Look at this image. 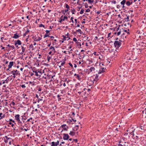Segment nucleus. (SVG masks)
<instances>
[{"instance_id": "45", "label": "nucleus", "mask_w": 146, "mask_h": 146, "mask_svg": "<svg viewBox=\"0 0 146 146\" xmlns=\"http://www.w3.org/2000/svg\"><path fill=\"white\" fill-rule=\"evenodd\" d=\"M33 47L34 46L32 44H31V45H30L29 48H33Z\"/></svg>"}, {"instance_id": "47", "label": "nucleus", "mask_w": 146, "mask_h": 146, "mask_svg": "<svg viewBox=\"0 0 146 146\" xmlns=\"http://www.w3.org/2000/svg\"><path fill=\"white\" fill-rule=\"evenodd\" d=\"M90 10L89 9H88L86 10V12H90Z\"/></svg>"}, {"instance_id": "1", "label": "nucleus", "mask_w": 146, "mask_h": 146, "mask_svg": "<svg viewBox=\"0 0 146 146\" xmlns=\"http://www.w3.org/2000/svg\"><path fill=\"white\" fill-rule=\"evenodd\" d=\"M10 76L12 77L13 78H15L16 76L18 75L19 74V72L17 70H14L10 72L9 73Z\"/></svg>"}, {"instance_id": "16", "label": "nucleus", "mask_w": 146, "mask_h": 146, "mask_svg": "<svg viewBox=\"0 0 146 146\" xmlns=\"http://www.w3.org/2000/svg\"><path fill=\"white\" fill-rule=\"evenodd\" d=\"M20 45L21 44V41L19 40H17L15 43V45H16L17 44Z\"/></svg>"}, {"instance_id": "44", "label": "nucleus", "mask_w": 146, "mask_h": 146, "mask_svg": "<svg viewBox=\"0 0 146 146\" xmlns=\"http://www.w3.org/2000/svg\"><path fill=\"white\" fill-rule=\"evenodd\" d=\"M40 101H43V100L42 99L38 98L37 100V102L39 103Z\"/></svg>"}, {"instance_id": "7", "label": "nucleus", "mask_w": 146, "mask_h": 146, "mask_svg": "<svg viewBox=\"0 0 146 146\" xmlns=\"http://www.w3.org/2000/svg\"><path fill=\"white\" fill-rule=\"evenodd\" d=\"M63 38L62 39V40H61L60 42L63 43L64 42V41L66 40H68L70 38L68 37V36L66 37V36L63 35Z\"/></svg>"}, {"instance_id": "62", "label": "nucleus", "mask_w": 146, "mask_h": 146, "mask_svg": "<svg viewBox=\"0 0 146 146\" xmlns=\"http://www.w3.org/2000/svg\"><path fill=\"white\" fill-rule=\"evenodd\" d=\"M4 38V37H1V40L3 41V40Z\"/></svg>"}, {"instance_id": "26", "label": "nucleus", "mask_w": 146, "mask_h": 146, "mask_svg": "<svg viewBox=\"0 0 146 146\" xmlns=\"http://www.w3.org/2000/svg\"><path fill=\"white\" fill-rule=\"evenodd\" d=\"M50 49L52 51H55V50L54 47L52 46H50Z\"/></svg>"}, {"instance_id": "50", "label": "nucleus", "mask_w": 146, "mask_h": 146, "mask_svg": "<svg viewBox=\"0 0 146 146\" xmlns=\"http://www.w3.org/2000/svg\"><path fill=\"white\" fill-rule=\"evenodd\" d=\"M9 124L11 125V126L12 127H13L14 126V124L13 123H11V122H9Z\"/></svg>"}, {"instance_id": "46", "label": "nucleus", "mask_w": 146, "mask_h": 146, "mask_svg": "<svg viewBox=\"0 0 146 146\" xmlns=\"http://www.w3.org/2000/svg\"><path fill=\"white\" fill-rule=\"evenodd\" d=\"M21 87L22 88H24L26 87V86H25V84L22 85H21Z\"/></svg>"}, {"instance_id": "60", "label": "nucleus", "mask_w": 146, "mask_h": 146, "mask_svg": "<svg viewBox=\"0 0 146 146\" xmlns=\"http://www.w3.org/2000/svg\"><path fill=\"white\" fill-rule=\"evenodd\" d=\"M32 119V117H31V118H30L29 119H28L27 120V121H30V120Z\"/></svg>"}, {"instance_id": "40", "label": "nucleus", "mask_w": 146, "mask_h": 146, "mask_svg": "<svg viewBox=\"0 0 146 146\" xmlns=\"http://www.w3.org/2000/svg\"><path fill=\"white\" fill-rule=\"evenodd\" d=\"M76 78L78 80H80L81 79L80 76L78 74L77 75Z\"/></svg>"}, {"instance_id": "32", "label": "nucleus", "mask_w": 146, "mask_h": 146, "mask_svg": "<svg viewBox=\"0 0 146 146\" xmlns=\"http://www.w3.org/2000/svg\"><path fill=\"white\" fill-rule=\"evenodd\" d=\"M134 130H133L132 132H131L130 133V134H131V135H133V136H132V138H134L133 137L134 136V134L133 133V132H134Z\"/></svg>"}, {"instance_id": "12", "label": "nucleus", "mask_w": 146, "mask_h": 146, "mask_svg": "<svg viewBox=\"0 0 146 146\" xmlns=\"http://www.w3.org/2000/svg\"><path fill=\"white\" fill-rule=\"evenodd\" d=\"M5 137L6 138V139H5L4 141V142L6 143H7L9 141V140L11 139L10 138L8 137L7 136H5Z\"/></svg>"}, {"instance_id": "19", "label": "nucleus", "mask_w": 146, "mask_h": 146, "mask_svg": "<svg viewBox=\"0 0 146 146\" xmlns=\"http://www.w3.org/2000/svg\"><path fill=\"white\" fill-rule=\"evenodd\" d=\"M132 3V1L130 2L129 1H127L126 3H125L127 5V6H129L131 5Z\"/></svg>"}, {"instance_id": "61", "label": "nucleus", "mask_w": 146, "mask_h": 146, "mask_svg": "<svg viewBox=\"0 0 146 146\" xmlns=\"http://www.w3.org/2000/svg\"><path fill=\"white\" fill-rule=\"evenodd\" d=\"M79 41H81V40H77V41H75V42H76V44Z\"/></svg>"}, {"instance_id": "8", "label": "nucleus", "mask_w": 146, "mask_h": 146, "mask_svg": "<svg viewBox=\"0 0 146 146\" xmlns=\"http://www.w3.org/2000/svg\"><path fill=\"white\" fill-rule=\"evenodd\" d=\"M63 135V139L64 140H67L69 138V136L67 134L64 133Z\"/></svg>"}, {"instance_id": "53", "label": "nucleus", "mask_w": 146, "mask_h": 146, "mask_svg": "<svg viewBox=\"0 0 146 146\" xmlns=\"http://www.w3.org/2000/svg\"><path fill=\"white\" fill-rule=\"evenodd\" d=\"M70 121L71 122H72V121L74 122H75L76 121V120H74V119H72L70 120Z\"/></svg>"}, {"instance_id": "54", "label": "nucleus", "mask_w": 146, "mask_h": 146, "mask_svg": "<svg viewBox=\"0 0 146 146\" xmlns=\"http://www.w3.org/2000/svg\"><path fill=\"white\" fill-rule=\"evenodd\" d=\"M119 144L118 145V146H123V145L121 144H120V143H121V141H119Z\"/></svg>"}, {"instance_id": "18", "label": "nucleus", "mask_w": 146, "mask_h": 146, "mask_svg": "<svg viewBox=\"0 0 146 146\" xmlns=\"http://www.w3.org/2000/svg\"><path fill=\"white\" fill-rule=\"evenodd\" d=\"M86 1H88V3L90 4H92L94 2V0H83L84 2H85Z\"/></svg>"}, {"instance_id": "33", "label": "nucleus", "mask_w": 146, "mask_h": 146, "mask_svg": "<svg viewBox=\"0 0 146 146\" xmlns=\"http://www.w3.org/2000/svg\"><path fill=\"white\" fill-rule=\"evenodd\" d=\"M76 31L77 32H78L79 33H80V34H81L82 32L81 31V30L80 29H79L78 30H77Z\"/></svg>"}, {"instance_id": "10", "label": "nucleus", "mask_w": 146, "mask_h": 146, "mask_svg": "<svg viewBox=\"0 0 146 146\" xmlns=\"http://www.w3.org/2000/svg\"><path fill=\"white\" fill-rule=\"evenodd\" d=\"M59 142L58 141H57V142H51V146H57L59 144Z\"/></svg>"}, {"instance_id": "24", "label": "nucleus", "mask_w": 146, "mask_h": 146, "mask_svg": "<svg viewBox=\"0 0 146 146\" xmlns=\"http://www.w3.org/2000/svg\"><path fill=\"white\" fill-rule=\"evenodd\" d=\"M69 134L70 135L73 136L75 135V133L74 131H71Z\"/></svg>"}, {"instance_id": "42", "label": "nucleus", "mask_w": 146, "mask_h": 146, "mask_svg": "<svg viewBox=\"0 0 146 146\" xmlns=\"http://www.w3.org/2000/svg\"><path fill=\"white\" fill-rule=\"evenodd\" d=\"M84 11V9H82L80 12V13L81 14H82L83 13Z\"/></svg>"}, {"instance_id": "22", "label": "nucleus", "mask_w": 146, "mask_h": 146, "mask_svg": "<svg viewBox=\"0 0 146 146\" xmlns=\"http://www.w3.org/2000/svg\"><path fill=\"white\" fill-rule=\"evenodd\" d=\"M2 83L3 84H5V83L7 84L8 82V80L7 79V78L5 80H3L2 81Z\"/></svg>"}, {"instance_id": "25", "label": "nucleus", "mask_w": 146, "mask_h": 146, "mask_svg": "<svg viewBox=\"0 0 146 146\" xmlns=\"http://www.w3.org/2000/svg\"><path fill=\"white\" fill-rule=\"evenodd\" d=\"M123 33L125 32L127 34H129V29H128L127 30H125L123 29Z\"/></svg>"}, {"instance_id": "36", "label": "nucleus", "mask_w": 146, "mask_h": 146, "mask_svg": "<svg viewBox=\"0 0 146 146\" xmlns=\"http://www.w3.org/2000/svg\"><path fill=\"white\" fill-rule=\"evenodd\" d=\"M29 82V84H31L32 86L35 85V82H34L30 81Z\"/></svg>"}, {"instance_id": "38", "label": "nucleus", "mask_w": 146, "mask_h": 146, "mask_svg": "<svg viewBox=\"0 0 146 146\" xmlns=\"http://www.w3.org/2000/svg\"><path fill=\"white\" fill-rule=\"evenodd\" d=\"M10 76H10L9 77L7 78V80H8V81H10L12 80V78H11V77H10Z\"/></svg>"}, {"instance_id": "23", "label": "nucleus", "mask_w": 146, "mask_h": 146, "mask_svg": "<svg viewBox=\"0 0 146 146\" xmlns=\"http://www.w3.org/2000/svg\"><path fill=\"white\" fill-rule=\"evenodd\" d=\"M5 117V115L3 114H3L2 113H0V120L2 119L4 117Z\"/></svg>"}, {"instance_id": "5", "label": "nucleus", "mask_w": 146, "mask_h": 146, "mask_svg": "<svg viewBox=\"0 0 146 146\" xmlns=\"http://www.w3.org/2000/svg\"><path fill=\"white\" fill-rule=\"evenodd\" d=\"M106 68L104 67H101L100 68L98 72V74H100L102 73H104L105 71L106 70Z\"/></svg>"}, {"instance_id": "35", "label": "nucleus", "mask_w": 146, "mask_h": 146, "mask_svg": "<svg viewBox=\"0 0 146 146\" xmlns=\"http://www.w3.org/2000/svg\"><path fill=\"white\" fill-rule=\"evenodd\" d=\"M122 34V35H121V37L122 38H124V37L126 38V36H125V33H124L123 32Z\"/></svg>"}, {"instance_id": "30", "label": "nucleus", "mask_w": 146, "mask_h": 146, "mask_svg": "<svg viewBox=\"0 0 146 146\" xmlns=\"http://www.w3.org/2000/svg\"><path fill=\"white\" fill-rule=\"evenodd\" d=\"M9 105L11 106V105L13 106H14L15 105V103L13 102H11V103L9 104Z\"/></svg>"}, {"instance_id": "63", "label": "nucleus", "mask_w": 146, "mask_h": 146, "mask_svg": "<svg viewBox=\"0 0 146 146\" xmlns=\"http://www.w3.org/2000/svg\"><path fill=\"white\" fill-rule=\"evenodd\" d=\"M24 130L25 131H27L28 130V128H27V129H24Z\"/></svg>"}, {"instance_id": "64", "label": "nucleus", "mask_w": 146, "mask_h": 146, "mask_svg": "<svg viewBox=\"0 0 146 146\" xmlns=\"http://www.w3.org/2000/svg\"><path fill=\"white\" fill-rule=\"evenodd\" d=\"M126 23L127 24V25H128L129 26H130V27L131 26L130 25L129 23Z\"/></svg>"}, {"instance_id": "51", "label": "nucleus", "mask_w": 146, "mask_h": 146, "mask_svg": "<svg viewBox=\"0 0 146 146\" xmlns=\"http://www.w3.org/2000/svg\"><path fill=\"white\" fill-rule=\"evenodd\" d=\"M68 64L71 67H73V66L72 64L71 63H70V62Z\"/></svg>"}, {"instance_id": "27", "label": "nucleus", "mask_w": 146, "mask_h": 146, "mask_svg": "<svg viewBox=\"0 0 146 146\" xmlns=\"http://www.w3.org/2000/svg\"><path fill=\"white\" fill-rule=\"evenodd\" d=\"M95 68L94 67H91L89 69V72H92V71L95 70Z\"/></svg>"}, {"instance_id": "29", "label": "nucleus", "mask_w": 146, "mask_h": 146, "mask_svg": "<svg viewBox=\"0 0 146 146\" xmlns=\"http://www.w3.org/2000/svg\"><path fill=\"white\" fill-rule=\"evenodd\" d=\"M119 27H116L114 28H113V29H114V30L115 31H118L119 30Z\"/></svg>"}, {"instance_id": "56", "label": "nucleus", "mask_w": 146, "mask_h": 146, "mask_svg": "<svg viewBox=\"0 0 146 146\" xmlns=\"http://www.w3.org/2000/svg\"><path fill=\"white\" fill-rule=\"evenodd\" d=\"M128 133H126L124 134V135L125 136H126L128 135Z\"/></svg>"}, {"instance_id": "43", "label": "nucleus", "mask_w": 146, "mask_h": 146, "mask_svg": "<svg viewBox=\"0 0 146 146\" xmlns=\"http://www.w3.org/2000/svg\"><path fill=\"white\" fill-rule=\"evenodd\" d=\"M39 27H43L44 28H45V26L42 25V24H41L40 25H39Z\"/></svg>"}, {"instance_id": "55", "label": "nucleus", "mask_w": 146, "mask_h": 146, "mask_svg": "<svg viewBox=\"0 0 146 146\" xmlns=\"http://www.w3.org/2000/svg\"><path fill=\"white\" fill-rule=\"evenodd\" d=\"M73 40L75 42V41H77V39L76 38H74L73 39Z\"/></svg>"}, {"instance_id": "48", "label": "nucleus", "mask_w": 146, "mask_h": 146, "mask_svg": "<svg viewBox=\"0 0 146 146\" xmlns=\"http://www.w3.org/2000/svg\"><path fill=\"white\" fill-rule=\"evenodd\" d=\"M65 63V62L64 61L62 62L61 64V66H63L64 65Z\"/></svg>"}, {"instance_id": "2", "label": "nucleus", "mask_w": 146, "mask_h": 146, "mask_svg": "<svg viewBox=\"0 0 146 146\" xmlns=\"http://www.w3.org/2000/svg\"><path fill=\"white\" fill-rule=\"evenodd\" d=\"M15 119L17 122L18 123L21 125L22 123L20 119V115L19 114H17L15 116Z\"/></svg>"}, {"instance_id": "14", "label": "nucleus", "mask_w": 146, "mask_h": 146, "mask_svg": "<svg viewBox=\"0 0 146 146\" xmlns=\"http://www.w3.org/2000/svg\"><path fill=\"white\" fill-rule=\"evenodd\" d=\"M61 127H62L63 129L65 131H67V126L66 125V124H63L61 125Z\"/></svg>"}, {"instance_id": "57", "label": "nucleus", "mask_w": 146, "mask_h": 146, "mask_svg": "<svg viewBox=\"0 0 146 146\" xmlns=\"http://www.w3.org/2000/svg\"><path fill=\"white\" fill-rule=\"evenodd\" d=\"M121 7V5H118L117 6V8L119 9Z\"/></svg>"}, {"instance_id": "11", "label": "nucleus", "mask_w": 146, "mask_h": 146, "mask_svg": "<svg viewBox=\"0 0 146 146\" xmlns=\"http://www.w3.org/2000/svg\"><path fill=\"white\" fill-rule=\"evenodd\" d=\"M65 7L67 8L65 10L64 12L65 13L68 12L69 10H70V7L67 4L65 3Z\"/></svg>"}, {"instance_id": "13", "label": "nucleus", "mask_w": 146, "mask_h": 146, "mask_svg": "<svg viewBox=\"0 0 146 146\" xmlns=\"http://www.w3.org/2000/svg\"><path fill=\"white\" fill-rule=\"evenodd\" d=\"M41 38L39 36H37V37H36L35 38L34 40L36 41H38L41 40Z\"/></svg>"}, {"instance_id": "41", "label": "nucleus", "mask_w": 146, "mask_h": 146, "mask_svg": "<svg viewBox=\"0 0 146 146\" xmlns=\"http://www.w3.org/2000/svg\"><path fill=\"white\" fill-rule=\"evenodd\" d=\"M60 95H58L57 96V97L58 98V100L60 101L61 100V98H60Z\"/></svg>"}, {"instance_id": "37", "label": "nucleus", "mask_w": 146, "mask_h": 146, "mask_svg": "<svg viewBox=\"0 0 146 146\" xmlns=\"http://www.w3.org/2000/svg\"><path fill=\"white\" fill-rule=\"evenodd\" d=\"M70 11L71 12H72V14H74V12L75 11V9H71Z\"/></svg>"}, {"instance_id": "21", "label": "nucleus", "mask_w": 146, "mask_h": 146, "mask_svg": "<svg viewBox=\"0 0 146 146\" xmlns=\"http://www.w3.org/2000/svg\"><path fill=\"white\" fill-rule=\"evenodd\" d=\"M19 36L17 33L15 34L14 35V36L13 37V38H14L15 39L18 38Z\"/></svg>"}, {"instance_id": "52", "label": "nucleus", "mask_w": 146, "mask_h": 146, "mask_svg": "<svg viewBox=\"0 0 146 146\" xmlns=\"http://www.w3.org/2000/svg\"><path fill=\"white\" fill-rule=\"evenodd\" d=\"M10 48H11L12 49V50L15 48L14 46L13 45L11 46Z\"/></svg>"}, {"instance_id": "58", "label": "nucleus", "mask_w": 146, "mask_h": 146, "mask_svg": "<svg viewBox=\"0 0 146 146\" xmlns=\"http://www.w3.org/2000/svg\"><path fill=\"white\" fill-rule=\"evenodd\" d=\"M9 121H12L13 123H15V121L14 120H13L12 119H10Z\"/></svg>"}, {"instance_id": "28", "label": "nucleus", "mask_w": 146, "mask_h": 146, "mask_svg": "<svg viewBox=\"0 0 146 146\" xmlns=\"http://www.w3.org/2000/svg\"><path fill=\"white\" fill-rule=\"evenodd\" d=\"M29 32V30L28 29L27 30V31H26L25 33L23 34V36H26V35H27V33H28Z\"/></svg>"}, {"instance_id": "17", "label": "nucleus", "mask_w": 146, "mask_h": 146, "mask_svg": "<svg viewBox=\"0 0 146 146\" xmlns=\"http://www.w3.org/2000/svg\"><path fill=\"white\" fill-rule=\"evenodd\" d=\"M14 62L13 61H11L9 62V65H8L9 68H10L13 65Z\"/></svg>"}, {"instance_id": "9", "label": "nucleus", "mask_w": 146, "mask_h": 146, "mask_svg": "<svg viewBox=\"0 0 146 146\" xmlns=\"http://www.w3.org/2000/svg\"><path fill=\"white\" fill-rule=\"evenodd\" d=\"M50 31H49L48 30H46L45 31L46 32V34L44 35V38H45L47 37H49V35L50 34L49 33Z\"/></svg>"}, {"instance_id": "59", "label": "nucleus", "mask_w": 146, "mask_h": 146, "mask_svg": "<svg viewBox=\"0 0 146 146\" xmlns=\"http://www.w3.org/2000/svg\"><path fill=\"white\" fill-rule=\"evenodd\" d=\"M50 37L52 39V40H53L54 38V37L53 36H50Z\"/></svg>"}, {"instance_id": "20", "label": "nucleus", "mask_w": 146, "mask_h": 146, "mask_svg": "<svg viewBox=\"0 0 146 146\" xmlns=\"http://www.w3.org/2000/svg\"><path fill=\"white\" fill-rule=\"evenodd\" d=\"M76 46L78 48H80L81 47V43L80 41H79L76 44Z\"/></svg>"}, {"instance_id": "34", "label": "nucleus", "mask_w": 146, "mask_h": 146, "mask_svg": "<svg viewBox=\"0 0 146 146\" xmlns=\"http://www.w3.org/2000/svg\"><path fill=\"white\" fill-rule=\"evenodd\" d=\"M65 19H59L58 21L59 22L61 23H62V22L64 21L65 20Z\"/></svg>"}, {"instance_id": "31", "label": "nucleus", "mask_w": 146, "mask_h": 146, "mask_svg": "<svg viewBox=\"0 0 146 146\" xmlns=\"http://www.w3.org/2000/svg\"><path fill=\"white\" fill-rule=\"evenodd\" d=\"M33 72H35V75L37 76H38L39 75L38 74V72H37V71H33Z\"/></svg>"}, {"instance_id": "15", "label": "nucleus", "mask_w": 146, "mask_h": 146, "mask_svg": "<svg viewBox=\"0 0 146 146\" xmlns=\"http://www.w3.org/2000/svg\"><path fill=\"white\" fill-rule=\"evenodd\" d=\"M126 2V1L125 0H123L121 2V5H122V8H124L125 7L124 6V5L125 3Z\"/></svg>"}, {"instance_id": "49", "label": "nucleus", "mask_w": 146, "mask_h": 146, "mask_svg": "<svg viewBox=\"0 0 146 146\" xmlns=\"http://www.w3.org/2000/svg\"><path fill=\"white\" fill-rule=\"evenodd\" d=\"M93 54H94V55H96V56H98L99 55V54H97V52H94L93 53Z\"/></svg>"}, {"instance_id": "4", "label": "nucleus", "mask_w": 146, "mask_h": 146, "mask_svg": "<svg viewBox=\"0 0 146 146\" xmlns=\"http://www.w3.org/2000/svg\"><path fill=\"white\" fill-rule=\"evenodd\" d=\"M26 45L25 44H24L23 45H21V46L22 49V51L20 53L21 54H23L25 52L26 50Z\"/></svg>"}, {"instance_id": "6", "label": "nucleus", "mask_w": 146, "mask_h": 146, "mask_svg": "<svg viewBox=\"0 0 146 146\" xmlns=\"http://www.w3.org/2000/svg\"><path fill=\"white\" fill-rule=\"evenodd\" d=\"M123 29H120L119 32H115L114 33V34L115 35H116L117 36H119L121 34H122L123 32Z\"/></svg>"}, {"instance_id": "3", "label": "nucleus", "mask_w": 146, "mask_h": 146, "mask_svg": "<svg viewBox=\"0 0 146 146\" xmlns=\"http://www.w3.org/2000/svg\"><path fill=\"white\" fill-rule=\"evenodd\" d=\"M121 40L115 41L114 44L115 47L119 48L121 45Z\"/></svg>"}, {"instance_id": "39", "label": "nucleus", "mask_w": 146, "mask_h": 146, "mask_svg": "<svg viewBox=\"0 0 146 146\" xmlns=\"http://www.w3.org/2000/svg\"><path fill=\"white\" fill-rule=\"evenodd\" d=\"M84 4L85 8H87L88 7V4L87 3H84Z\"/></svg>"}]
</instances>
